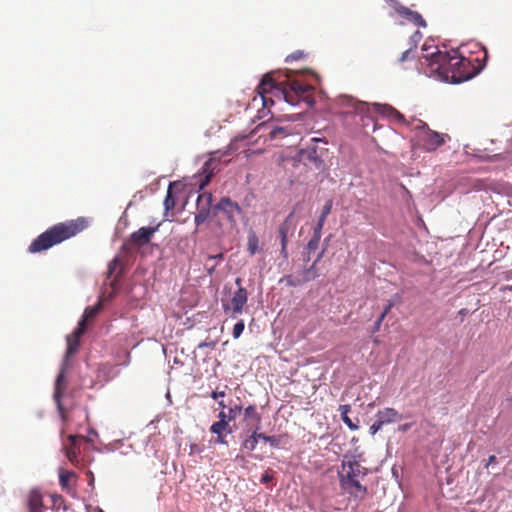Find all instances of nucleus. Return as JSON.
<instances>
[{
	"mask_svg": "<svg viewBox=\"0 0 512 512\" xmlns=\"http://www.w3.org/2000/svg\"><path fill=\"white\" fill-rule=\"evenodd\" d=\"M256 90L264 107L273 105L274 98L284 100L290 105H297L300 101L309 105L314 103L312 86L297 80L290 81L281 71L266 73Z\"/></svg>",
	"mask_w": 512,
	"mask_h": 512,
	"instance_id": "f257e3e1",
	"label": "nucleus"
},
{
	"mask_svg": "<svg viewBox=\"0 0 512 512\" xmlns=\"http://www.w3.org/2000/svg\"><path fill=\"white\" fill-rule=\"evenodd\" d=\"M429 72L437 74L442 80L461 83L478 74L485 66L478 57L466 58L457 50L440 51L426 56Z\"/></svg>",
	"mask_w": 512,
	"mask_h": 512,
	"instance_id": "f03ea898",
	"label": "nucleus"
},
{
	"mask_svg": "<svg viewBox=\"0 0 512 512\" xmlns=\"http://www.w3.org/2000/svg\"><path fill=\"white\" fill-rule=\"evenodd\" d=\"M89 225V219L83 216L57 223L37 236L29 245L28 251L32 254L46 251L55 245L77 236L86 230Z\"/></svg>",
	"mask_w": 512,
	"mask_h": 512,
	"instance_id": "7ed1b4c3",
	"label": "nucleus"
},
{
	"mask_svg": "<svg viewBox=\"0 0 512 512\" xmlns=\"http://www.w3.org/2000/svg\"><path fill=\"white\" fill-rule=\"evenodd\" d=\"M341 468L339 476L342 489L356 499H364L367 488L361 484V479L367 475V468L354 458L343 460Z\"/></svg>",
	"mask_w": 512,
	"mask_h": 512,
	"instance_id": "20e7f679",
	"label": "nucleus"
},
{
	"mask_svg": "<svg viewBox=\"0 0 512 512\" xmlns=\"http://www.w3.org/2000/svg\"><path fill=\"white\" fill-rule=\"evenodd\" d=\"M320 144L327 145V142L320 138H312L307 147L301 149L299 153L300 160L306 166L316 170L324 169L325 158L328 157V148L320 146Z\"/></svg>",
	"mask_w": 512,
	"mask_h": 512,
	"instance_id": "39448f33",
	"label": "nucleus"
},
{
	"mask_svg": "<svg viewBox=\"0 0 512 512\" xmlns=\"http://www.w3.org/2000/svg\"><path fill=\"white\" fill-rule=\"evenodd\" d=\"M235 284L238 286L237 290L232 293L231 298L227 302H223L222 306L225 312L231 311L232 317L236 318L243 312V309L248 301V292L242 286V279L237 277Z\"/></svg>",
	"mask_w": 512,
	"mask_h": 512,
	"instance_id": "423d86ee",
	"label": "nucleus"
},
{
	"mask_svg": "<svg viewBox=\"0 0 512 512\" xmlns=\"http://www.w3.org/2000/svg\"><path fill=\"white\" fill-rule=\"evenodd\" d=\"M420 123L424 129L420 136V141L422 148L425 151H435L438 147L445 143V138L448 137L447 135L431 130L428 128L427 124L422 121H420Z\"/></svg>",
	"mask_w": 512,
	"mask_h": 512,
	"instance_id": "0eeeda50",
	"label": "nucleus"
},
{
	"mask_svg": "<svg viewBox=\"0 0 512 512\" xmlns=\"http://www.w3.org/2000/svg\"><path fill=\"white\" fill-rule=\"evenodd\" d=\"M212 203V193L203 192L199 194L196 203L197 212L195 213L194 217L196 228H198L201 224L210 218Z\"/></svg>",
	"mask_w": 512,
	"mask_h": 512,
	"instance_id": "6e6552de",
	"label": "nucleus"
},
{
	"mask_svg": "<svg viewBox=\"0 0 512 512\" xmlns=\"http://www.w3.org/2000/svg\"><path fill=\"white\" fill-rule=\"evenodd\" d=\"M295 230L294 211L289 213L285 220L278 227V235L281 243V255L287 260L288 254V238Z\"/></svg>",
	"mask_w": 512,
	"mask_h": 512,
	"instance_id": "1a4fd4ad",
	"label": "nucleus"
},
{
	"mask_svg": "<svg viewBox=\"0 0 512 512\" xmlns=\"http://www.w3.org/2000/svg\"><path fill=\"white\" fill-rule=\"evenodd\" d=\"M215 210L223 212L232 226L236 225L237 216L243 213L238 203L233 202L229 197L221 198L215 205Z\"/></svg>",
	"mask_w": 512,
	"mask_h": 512,
	"instance_id": "9d476101",
	"label": "nucleus"
},
{
	"mask_svg": "<svg viewBox=\"0 0 512 512\" xmlns=\"http://www.w3.org/2000/svg\"><path fill=\"white\" fill-rule=\"evenodd\" d=\"M231 146L224 152L216 151L211 154L210 159L204 164L203 171L205 173V180L201 183L200 188L202 189L205 185H207L212 176L214 175L215 171H218L219 164L218 162L221 161L222 157L229 156L231 154Z\"/></svg>",
	"mask_w": 512,
	"mask_h": 512,
	"instance_id": "9b49d317",
	"label": "nucleus"
},
{
	"mask_svg": "<svg viewBox=\"0 0 512 512\" xmlns=\"http://www.w3.org/2000/svg\"><path fill=\"white\" fill-rule=\"evenodd\" d=\"M160 224H157L154 227H141L137 231L133 232L128 241L127 244L136 246V247H142L148 243H150L151 238L153 235L158 231Z\"/></svg>",
	"mask_w": 512,
	"mask_h": 512,
	"instance_id": "f8f14e48",
	"label": "nucleus"
},
{
	"mask_svg": "<svg viewBox=\"0 0 512 512\" xmlns=\"http://www.w3.org/2000/svg\"><path fill=\"white\" fill-rule=\"evenodd\" d=\"M84 440L81 435H69L67 443L63 444V450L69 462L73 465L78 463V456L80 454V442Z\"/></svg>",
	"mask_w": 512,
	"mask_h": 512,
	"instance_id": "ddd939ff",
	"label": "nucleus"
},
{
	"mask_svg": "<svg viewBox=\"0 0 512 512\" xmlns=\"http://www.w3.org/2000/svg\"><path fill=\"white\" fill-rule=\"evenodd\" d=\"M67 368H68V363L63 362L62 367L60 369V372H59V374L56 378V382H55L54 399L57 402L58 408L60 410L62 409L61 397L64 393L65 386H66L65 374H66Z\"/></svg>",
	"mask_w": 512,
	"mask_h": 512,
	"instance_id": "4468645a",
	"label": "nucleus"
},
{
	"mask_svg": "<svg viewBox=\"0 0 512 512\" xmlns=\"http://www.w3.org/2000/svg\"><path fill=\"white\" fill-rule=\"evenodd\" d=\"M77 475L75 472L66 470L64 468L59 469V483L63 491L70 494L74 491L76 484Z\"/></svg>",
	"mask_w": 512,
	"mask_h": 512,
	"instance_id": "2eb2a0df",
	"label": "nucleus"
},
{
	"mask_svg": "<svg viewBox=\"0 0 512 512\" xmlns=\"http://www.w3.org/2000/svg\"><path fill=\"white\" fill-rule=\"evenodd\" d=\"M396 11L398 14L405 17L409 21L413 22L417 26L426 27V21L421 16V14H419L418 12L412 11L409 8L404 7L402 5H399L398 7H396Z\"/></svg>",
	"mask_w": 512,
	"mask_h": 512,
	"instance_id": "dca6fc26",
	"label": "nucleus"
},
{
	"mask_svg": "<svg viewBox=\"0 0 512 512\" xmlns=\"http://www.w3.org/2000/svg\"><path fill=\"white\" fill-rule=\"evenodd\" d=\"M376 418L383 424H390L397 422L402 419V415L399 414L394 408H384L379 410L376 414Z\"/></svg>",
	"mask_w": 512,
	"mask_h": 512,
	"instance_id": "f3484780",
	"label": "nucleus"
},
{
	"mask_svg": "<svg viewBox=\"0 0 512 512\" xmlns=\"http://www.w3.org/2000/svg\"><path fill=\"white\" fill-rule=\"evenodd\" d=\"M210 431H211V433L217 435V440H216L217 443L227 444L226 433H231L232 429L229 425L217 421L211 425Z\"/></svg>",
	"mask_w": 512,
	"mask_h": 512,
	"instance_id": "a211bd4d",
	"label": "nucleus"
},
{
	"mask_svg": "<svg viewBox=\"0 0 512 512\" xmlns=\"http://www.w3.org/2000/svg\"><path fill=\"white\" fill-rule=\"evenodd\" d=\"M397 303H399V295L398 294L394 295L391 299L388 300L387 304L385 305V307L383 309V312L380 314V316L378 317V319L376 320V322L374 324L373 332H377L380 330L383 320L385 319V317L388 315V313L391 311V309Z\"/></svg>",
	"mask_w": 512,
	"mask_h": 512,
	"instance_id": "6ab92c4d",
	"label": "nucleus"
},
{
	"mask_svg": "<svg viewBox=\"0 0 512 512\" xmlns=\"http://www.w3.org/2000/svg\"><path fill=\"white\" fill-rule=\"evenodd\" d=\"M270 128L269 137L271 140L283 139L292 133L289 127L268 125Z\"/></svg>",
	"mask_w": 512,
	"mask_h": 512,
	"instance_id": "aec40b11",
	"label": "nucleus"
},
{
	"mask_svg": "<svg viewBox=\"0 0 512 512\" xmlns=\"http://www.w3.org/2000/svg\"><path fill=\"white\" fill-rule=\"evenodd\" d=\"M324 252H325V250L323 249L318 254L317 258L312 263V265L309 268L305 269V271L303 273V281L308 282V281L314 280L316 277H318L316 266H317V263L322 259Z\"/></svg>",
	"mask_w": 512,
	"mask_h": 512,
	"instance_id": "412c9836",
	"label": "nucleus"
},
{
	"mask_svg": "<svg viewBox=\"0 0 512 512\" xmlns=\"http://www.w3.org/2000/svg\"><path fill=\"white\" fill-rule=\"evenodd\" d=\"M66 341H67V350L65 353L64 362L68 363L69 358L77 352L79 344H80V340L74 338L73 336L68 335L66 338Z\"/></svg>",
	"mask_w": 512,
	"mask_h": 512,
	"instance_id": "4be33fe9",
	"label": "nucleus"
},
{
	"mask_svg": "<svg viewBox=\"0 0 512 512\" xmlns=\"http://www.w3.org/2000/svg\"><path fill=\"white\" fill-rule=\"evenodd\" d=\"M259 238L254 231L249 232L247 237V251L253 256L259 252Z\"/></svg>",
	"mask_w": 512,
	"mask_h": 512,
	"instance_id": "5701e85b",
	"label": "nucleus"
},
{
	"mask_svg": "<svg viewBox=\"0 0 512 512\" xmlns=\"http://www.w3.org/2000/svg\"><path fill=\"white\" fill-rule=\"evenodd\" d=\"M173 183H170L167 189V194L164 199L165 214L173 210L177 204V200L173 195Z\"/></svg>",
	"mask_w": 512,
	"mask_h": 512,
	"instance_id": "b1692460",
	"label": "nucleus"
},
{
	"mask_svg": "<svg viewBox=\"0 0 512 512\" xmlns=\"http://www.w3.org/2000/svg\"><path fill=\"white\" fill-rule=\"evenodd\" d=\"M29 508L38 509L43 508L42 495L38 491H32L29 495Z\"/></svg>",
	"mask_w": 512,
	"mask_h": 512,
	"instance_id": "393cba45",
	"label": "nucleus"
},
{
	"mask_svg": "<svg viewBox=\"0 0 512 512\" xmlns=\"http://www.w3.org/2000/svg\"><path fill=\"white\" fill-rule=\"evenodd\" d=\"M384 110L385 112L387 113L388 117H390L391 119H393L394 121H397L399 123H404L406 124V120H405V117L403 114H401L399 111H397L396 109H394L393 107L391 106H385L384 107Z\"/></svg>",
	"mask_w": 512,
	"mask_h": 512,
	"instance_id": "a878e982",
	"label": "nucleus"
},
{
	"mask_svg": "<svg viewBox=\"0 0 512 512\" xmlns=\"http://www.w3.org/2000/svg\"><path fill=\"white\" fill-rule=\"evenodd\" d=\"M244 416H245V419L254 420L257 423V425L260 424L261 417L258 414L256 407L254 405H249L248 407L245 408Z\"/></svg>",
	"mask_w": 512,
	"mask_h": 512,
	"instance_id": "bb28decb",
	"label": "nucleus"
},
{
	"mask_svg": "<svg viewBox=\"0 0 512 512\" xmlns=\"http://www.w3.org/2000/svg\"><path fill=\"white\" fill-rule=\"evenodd\" d=\"M100 309H101L100 303H98L95 306L86 308L81 320H85V323L87 324V322L90 319H93L99 313Z\"/></svg>",
	"mask_w": 512,
	"mask_h": 512,
	"instance_id": "cd10ccee",
	"label": "nucleus"
},
{
	"mask_svg": "<svg viewBox=\"0 0 512 512\" xmlns=\"http://www.w3.org/2000/svg\"><path fill=\"white\" fill-rule=\"evenodd\" d=\"M280 282H284L288 286L295 287V286H298V285H301V284L305 283L306 281H303V278L302 279H295L291 275H286V276H284L280 280Z\"/></svg>",
	"mask_w": 512,
	"mask_h": 512,
	"instance_id": "c85d7f7f",
	"label": "nucleus"
},
{
	"mask_svg": "<svg viewBox=\"0 0 512 512\" xmlns=\"http://www.w3.org/2000/svg\"><path fill=\"white\" fill-rule=\"evenodd\" d=\"M86 326L87 324L85 323V320H80L78 323V327L69 336H73L74 338L80 340L81 336L85 333Z\"/></svg>",
	"mask_w": 512,
	"mask_h": 512,
	"instance_id": "c756f323",
	"label": "nucleus"
},
{
	"mask_svg": "<svg viewBox=\"0 0 512 512\" xmlns=\"http://www.w3.org/2000/svg\"><path fill=\"white\" fill-rule=\"evenodd\" d=\"M333 206L332 200H327L325 205L322 208L321 214L318 219H321L322 221H326L328 215L331 213Z\"/></svg>",
	"mask_w": 512,
	"mask_h": 512,
	"instance_id": "7c9ffc66",
	"label": "nucleus"
},
{
	"mask_svg": "<svg viewBox=\"0 0 512 512\" xmlns=\"http://www.w3.org/2000/svg\"><path fill=\"white\" fill-rule=\"evenodd\" d=\"M241 411L242 406L235 404L233 406H230L227 412L229 414V417L234 421L241 414Z\"/></svg>",
	"mask_w": 512,
	"mask_h": 512,
	"instance_id": "2f4dec72",
	"label": "nucleus"
},
{
	"mask_svg": "<svg viewBox=\"0 0 512 512\" xmlns=\"http://www.w3.org/2000/svg\"><path fill=\"white\" fill-rule=\"evenodd\" d=\"M320 240H321V237H317V236L313 235L312 238L307 243L306 249L309 252L317 250L319 247Z\"/></svg>",
	"mask_w": 512,
	"mask_h": 512,
	"instance_id": "473e14b6",
	"label": "nucleus"
},
{
	"mask_svg": "<svg viewBox=\"0 0 512 512\" xmlns=\"http://www.w3.org/2000/svg\"><path fill=\"white\" fill-rule=\"evenodd\" d=\"M244 328H245V324L242 320L237 322L233 327V332H232L233 337L235 339L239 338L241 336V334L243 333Z\"/></svg>",
	"mask_w": 512,
	"mask_h": 512,
	"instance_id": "72a5a7b5",
	"label": "nucleus"
},
{
	"mask_svg": "<svg viewBox=\"0 0 512 512\" xmlns=\"http://www.w3.org/2000/svg\"><path fill=\"white\" fill-rule=\"evenodd\" d=\"M283 436H268V438H265V442L270 443L272 447H279L281 444Z\"/></svg>",
	"mask_w": 512,
	"mask_h": 512,
	"instance_id": "f704fd0d",
	"label": "nucleus"
},
{
	"mask_svg": "<svg viewBox=\"0 0 512 512\" xmlns=\"http://www.w3.org/2000/svg\"><path fill=\"white\" fill-rule=\"evenodd\" d=\"M342 421L349 427L350 430H357L359 428L358 421L353 422L348 415L341 417Z\"/></svg>",
	"mask_w": 512,
	"mask_h": 512,
	"instance_id": "c9c22d12",
	"label": "nucleus"
},
{
	"mask_svg": "<svg viewBox=\"0 0 512 512\" xmlns=\"http://www.w3.org/2000/svg\"><path fill=\"white\" fill-rule=\"evenodd\" d=\"M274 472L271 469L265 471V473L261 476L260 482L263 484H267L273 480Z\"/></svg>",
	"mask_w": 512,
	"mask_h": 512,
	"instance_id": "e433bc0d",
	"label": "nucleus"
},
{
	"mask_svg": "<svg viewBox=\"0 0 512 512\" xmlns=\"http://www.w3.org/2000/svg\"><path fill=\"white\" fill-rule=\"evenodd\" d=\"M218 422H222V423H225L227 425H229V423L231 421H233L230 417H229V414L227 411L225 410H221L218 414Z\"/></svg>",
	"mask_w": 512,
	"mask_h": 512,
	"instance_id": "4c0bfd02",
	"label": "nucleus"
},
{
	"mask_svg": "<svg viewBox=\"0 0 512 512\" xmlns=\"http://www.w3.org/2000/svg\"><path fill=\"white\" fill-rule=\"evenodd\" d=\"M325 221H322L321 219H318L317 224L313 228V235L317 237H321L322 235V229L324 227Z\"/></svg>",
	"mask_w": 512,
	"mask_h": 512,
	"instance_id": "58836bf2",
	"label": "nucleus"
},
{
	"mask_svg": "<svg viewBox=\"0 0 512 512\" xmlns=\"http://www.w3.org/2000/svg\"><path fill=\"white\" fill-rule=\"evenodd\" d=\"M257 439L253 436V434L244 442V446L247 449L254 450L257 446Z\"/></svg>",
	"mask_w": 512,
	"mask_h": 512,
	"instance_id": "ea45409f",
	"label": "nucleus"
},
{
	"mask_svg": "<svg viewBox=\"0 0 512 512\" xmlns=\"http://www.w3.org/2000/svg\"><path fill=\"white\" fill-rule=\"evenodd\" d=\"M305 56L303 51H296L288 55L285 59L286 62L302 59Z\"/></svg>",
	"mask_w": 512,
	"mask_h": 512,
	"instance_id": "a19ab883",
	"label": "nucleus"
},
{
	"mask_svg": "<svg viewBox=\"0 0 512 512\" xmlns=\"http://www.w3.org/2000/svg\"><path fill=\"white\" fill-rule=\"evenodd\" d=\"M384 425L376 418V421L370 426L371 435H375Z\"/></svg>",
	"mask_w": 512,
	"mask_h": 512,
	"instance_id": "79ce46f5",
	"label": "nucleus"
},
{
	"mask_svg": "<svg viewBox=\"0 0 512 512\" xmlns=\"http://www.w3.org/2000/svg\"><path fill=\"white\" fill-rule=\"evenodd\" d=\"M118 265H119V261H118V259H117V258L113 259V260L110 262V264H109V266H108V272H109V274H110V275H112V274L114 273V271H115V269H116V267H117Z\"/></svg>",
	"mask_w": 512,
	"mask_h": 512,
	"instance_id": "37998d69",
	"label": "nucleus"
},
{
	"mask_svg": "<svg viewBox=\"0 0 512 512\" xmlns=\"http://www.w3.org/2000/svg\"><path fill=\"white\" fill-rule=\"evenodd\" d=\"M210 396H211V398H212V399H214V400H218L219 398H223V397H225V396H226V392H225L224 390H222V391H217V390H215V391H213V392L211 393V395H210Z\"/></svg>",
	"mask_w": 512,
	"mask_h": 512,
	"instance_id": "c03bdc74",
	"label": "nucleus"
},
{
	"mask_svg": "<svg viewBox=\"0 0 512 512\" xmlns=\"http://www.w3.org/2000/svg\"><path fill=\"white\" fill-rule=\"evenodd\" d=\"M350 410H351L350 405H340V407H339V411L341 413V417H343L344 415H348Z\"/></svg>",
	"mask_w": 512,
	"mask_h": 512,
	"instance_id": "a18cd8bd",
	"label": "nucleus"
},
{
	"mask_svg": "<svg viewBox=\"0 0 512 512\" xmlns=\"http://www.w3.org/2000/svg\"><path fill=\"white\" fill-rule=\"evenodd\" d=\"M497 463V458L495 455H491L489 456L488 460H487V463L485 465L486 468H488L490 465L492 464H496Z\"/></svg>",
	"mask_w": 512,
	"mask_h": 512,
	"instance_id": "49530a36",
	"label": "nucleus"
},
{
	"mask_svg": "<svg viewBox=\"0 0 512 512\" xmlns=\"http://www.w3.org/2000/svg\"><path fill=\"white\" fill-rule=\"evenodd\" d=\"M344 101H346L349 105L353 106L355 110L358 109L361 104H357L353 99L351 98H344Z\"/></svg>",
	"mask_w": 512,
	"mask_h": 512,
	"instance_id": "de8ad7c7",
	"label": "nucleus"
},
{
	"mask_svg": "<svg viewBox=\"0 0 512 512\" xmlns=\"http://www.w3.org/2000/svg\"><path fill=\"white\" fill-rule=\"evenodd\" d=\"M204 347H209V348H214L215 347V342H201L199 345H198V348H204Z\"/></svg>",
	"mask_w": 512,
	"mask_h": 512,
	"instance_id": "09e8293b",
	"label": "nucleus"
},
{
	"mask_svg": "<svg viewBox=\"0 0 512 512\" xmlns=\"http://www.w3.org/2000/svg\"><path fill=\"white\" fill-rule=\"evenodd\" d=\"M256 429H258V427H257ZM253 436H254V437H256V439H257V440H258V439H262V440H264V441H265V438H268V436H267V435H265V434H263V433H258V432H257V430H255V431L253 432Z\"/></svg>",
	"mask_w": 512,
	"mask_h": 512,
	"instance_id": "8fccbe9b",
	"label": "nucleus"
},
{
	"mask_svg": "<svg viewBox=\"0 0 512 512\" xmlns=\"http://www.w3.org/2000/svg\"><path fill=\"white\" fill-rule=\"evenodd\" d=\"M410 52H411V49H407L406 51H404V52L402 53V55H401V57H400L399 61H400V62H404V61L408 58V56H409Z\"/></svg>",
	"mask_w": 512,
	"mask_h": 512,
	"instance_id": "3c124183",
	"label": "nucleus"
},
{
	"mask_svg": "<svg viewBox=\"0 0 512 512\" xmlns=\"http://www.w3.org/2000/svg\"><path fill=\"white\" fill-rule=\"evenodd\" d=\"M410 428H411V424L405 423V424L399 426V431L406 432Z\"/></svg>",
	"mask_w": 512,
	"mask_h": 512,
	"instance_id": "603ef678",
	"label": "nucleus"
},
{
	"mask_svg": "<svg viewBox=\"0 0 512 512\" xmlns=\"http://www.w3.org/2000/svg\"><path fill=\"white\" fill-rule=\"evenodd\" d=\"M468 313H469V311L466 308L460 309L458 312V314L462 317L466 316Z\"/></svg>",
	"mask_w": 512,
	"mask_h": 512,
	"instance_id": "864d4df0",
	"label": "nucleus"
},
{
	"mask_svg": "<svg viewBox=\"0 0 512 512\" xmlns=\"http://www.w3.org/2000/svg\"><path fill=\"white\" fill-rule=\"evenodd\" d=\"M218 405H219V407L221 408V410H225V408H227V405H226V403L224 402V400H219V401H218Z\"/></svg>",
	"mask_w": 512,
	"mask_h": 512,
	"instance_id": "5fc2aeb1",
	"label": "nucleus"
},
{
	"mask_svg": "<svg viewBox=\"0 0 512 512\" xmlns=\"http://www.w3.org/2000/svg\"><path fill=\"white\" fill-rule=\"evenodd\" d=\"M209 258H210V259H222V258H223V254H222V253H220V254H218V255H216V256H209Z\"/></svg>",
	"mask_w": 512,
	"mask_h": 512,
	"instance_id": "6e6d98bb",
	"label": "nucleus"
},
{
	"mask_svg": "<svg viewBox=\"0 0 512 512\" xmlns=\"http://www.w3.org/2000/svg\"><path fill=\"white\" fill-rule=\"evenodd\" d=\"M30 512H43L42 508L30 509Z\"/></svg>",
	"mask_w": 512,
	"mask_h": 512,
	"instance_id": "4d7b16f0",
	"label": "nucleus"
},
{
	"mask_svg": "<svg viewBox=\"0 0 512 512\" xmlns=\"http://www.w3.org/2000/svg\"><path fill=\"white\" fill-rule=\"evenodd\" d=\"M58 499H61V496H54L53 497V502L56 503Z\"/></svg>",
	"mask_w": 512,
	"mask_h": 512,
	"instance_id": "13d9d810",
	"label": "nucleus"
},
{
	"mask_svg": "<svg viewBox=\"0 0 512 512\" xmlns=\"http://www.w3.org/2000/svg\"><path fill=\"white\" fill-rule=\"evenodd\" d=\"M413 37H420V33L417 31L415 32L414 36Z\"/></svg>",
	"mask_w": 512,
	"mask_h": 512,
	"instance_id": "bf43d9fd",
	"label": "nucleus"
},
{
	"mask_svg": "<svg viewBox=\"0 0 512 512\" xmlns=\"http://www.w3.org/2000/svg\"><path fill=\"white\" fill-rule=\"evenodd\" d=\"M213 270H214L213 268H209V271H208V272H209V274H212V273H213Z\"/></svg>",
	"mask_w": 512,
	"mask_h": 512,
	"instance_id": "052dcab7",
	"label": "nucleus"
},
{
	"mask_svg": "<svg viewBox=\"0 0 512 512\" xmlns=\"http://www.w3.org/2000/svg\"><path fill=\"white\" fill-rule=\"evenodd\" d=\"M93 481H94V478H93V476H92V477H91V479H90V484H92V483H93Z\"/></svg>",
	"mask_w": 512,
	"mask_h": 512,
	"instance_id": "680f3d73",
	"label": "nucleus"
}]
</instances>
